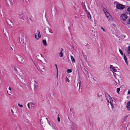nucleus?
I'll list each match as a JSON object with an SVG mask.
<instances>
[{
	"label": "nucleus",
	"mask_w": 130,
	"mask_h": 130,
	"mask_svg": "<svg viewBox=\"0 0 130 130\" xmlns=\"http://www.w3.org/2000/svg\"><path fill=\"white\" fill-rule=\"evenodd\" d=\"M55 66H56V69L57 71H58V68H57V65L56 64H55Z\"/></svg>",
	"instance_id": "nucleus-29"
},
{
	"label": "nucleus",
	"mask_w": 130,
	"mask_h": 130,
	"mask_svg": "<svg viewBox=\"0 0 130 130\" xmlns=\"http://www.w3.org/2000/svg\"><path fill=\"white\" fill-rule=\"evenodd\" d=\"M18 105L20 107H23V105L20 104H18Z\"/></svg>",
	"instance_id": "nucleus-24"
},
{
	"label": "nucleus",
	"mask_w": 130,
	"mask_h": 130,
	"mask_svg": "<svg viewBox=\"0 0 130 130\" xmlns=\"http://www.w3.org/2000/svg\"><path fill=\"white\" fill-rule=\"evenodd\" d=\"M49 124L50 125H51V124L50 123H49Z\"/></svg>",
	"instance_id": "nucleus-43"
},
{
	"label": "nucleus",
	"mask_w": 130,
	"mask_h": 130,
	"mask_svg": "<svg viewBox=\"0 0 130 130\" xmlns=\"http://www.w3.org/2000/svg\"><path fill=\"white\" fill-rule=\"evenodd\" d=\"M116 7L118 9L122 10L124 8L125 6L124 5L120 4H118L116 5Z\"/></svg>",
	"instance_id": "nucleus-2"
},
{
	"label": "nucleus",
	"mask_w": 130,
	"mask_h": 130,
	"mask_svg": "<svg viewBox=\"0 0 130 130\" xmlns=\"http://www.w3.org/2000/svg\"><path fill=\"white\" fill-rule=\"evenodd\" d=\"M44 46H46L47 45V43L46 41L45 40H42Z\"/></svg>",
	"instance_id": "nucleus-13"
},
{
	"label": "nucleus",
	"mask_w": 130,
	"mask_h": 130,
	"mask_svg": "<svg viewBox=\"0 0 130 130\" xmlns=\"http://www.w3.org/2000/svg\"><path fill=\"white\" fill-rule=\"evenodd\" d=\"M8 89H9V90L10 91H11V88L10 87Z\"/></svg>",
	"instance_id": "nucleus-40"
},
{
	"label": "nucleus",
	"mask_w": 130,
	"mask_h": 130,
	"mask_svg": "<svg viewBox=\"0 0 130 130\" xmlns=\"http://www.w3.org/2000/svg\"><path fill=\"white\" fill-rule=\"evenodd\" d=\"M49 32L51 33H52L53 32L52 31H51V29H49Z\"/></svg>",
	"instance_id": "nucleus-31"
},
{
	"label": "nucleus",
	"mask_w": 130,
	"mask_h": 130,
	"mask_svg": "<svg viewBox=\"0 0 130 130\" xmlns=\"http://www.w3.org/2000/svg\"><path fill=\"white\" fill-rule=\"evenodd\" d=\"M101 28L104 31H105V29L103 28L102 27H101Z\"/></svg>",
	"instance_id": "nucleus-33"
},
{
	"label": "nucleus",
	"mask_w": 130,
	"mask_h": 130,
	"mask_svg": "<svg viewBox=\"0 0 130 130\" xmlns=\"http://www.w3.org/2000/svg\"><path fill=\"white\" fill-rule=\"evenodd\" d=\"M17 60L21 63H24V59L23 58L22 56L20 55H18L17 56Z\"/></svg>",
	"instance_id": "nucleus-1"
},
{
	"label": "nucleus",
	"mask_w": 130,
	"mask_h": 130,
	"mask_svg": "<svg viewBox=\"0 0 130 130\" xmlns=\"http://www.w3.org/2000/svg\"><path fill=\"white\" fill-rule=\"evenodd\" d=\"M11 111L12 113V115H14V114H13L14 112H13V110L12 109H11Z\"/></svg>",
	"instance_id": "nucleus-34"
},
{
	"label": "nucleus",
	"mask_w": 130,
	"mask_h": 130,
	"mask_svg": "<svg viewBox=\"0 0 130 130\" xmlns=\"http://www.w3.org/2000/svg\"><path fill=\"white\" fill-rule=\"evenodd\" d=\"M103 11L105 13L106 12H107V10L105 8L103 9Z\"/></svg>",
	"instance_id": "nucleus-21"
},
{
	"label": "nucleus",
	"mask_w": 130,
	"mask_h": 130,
	"mask_svg": "<svg viewBox=\"0 0 130 130\" xmlns=\"http://www.w3.org/2000/svg\"><path fill=\"white\" fill-rule=\"evenodd\" d=\"M7 93L8 94V95H11V94H10L11 93V92H10L9 93H8V91H7Z\"/></svg>",
	"instance_id": "nucleus-30"
},
{
	"label": "nucleus",
	"mask_w": 130,
	"mask_h": 130,
	"mask_svg": "<svg viewBox=\"0 0 130 130\" xmlns=\"http://www.w3.org/2000/svg\"><path fill=\"white\" fill-rule=\"evenodd\" d=\"M120 88H117V92L118 93H119L120 91Z\"/></svg>",
	"instance_id": "nucleus-20"
},
{
	"label": "nucleus",
	"mask_w": 130,
	"mask_h": 130,
	"mask_svg": "<svg viewBox=\"0 0 130 130\" xmlns=\"http://www.w3.org/2000/svg\"><path fill=\"white\" fill-rule=\"evenodd\" d=\"M59 55L60 57H62L63 56V54L62 52H61L59 53Z\"/></svg>",
	"instance_id": "nucleus-14"
},
{
	"label": "nucleus",
	"mask_w": 130,
	"mask_h": 130,
	"mask_svg": "<svg viewBox=\"0 0 130 130\" xmlns=\"http://www.w3.org/2000/svg\"><path fill=\"white\" fill-rule=\"evenodd\" d=\"M119 52H120V54H121V55H123V53L122 52L121 50L120 49H119Z\"/></svg>",
	"instance_id": "nucleus-15"
},
{
	"label": "nucleus",
	"mask_w": 130,
	"mask_h": 130,
	"mask_svg": "<svg viewBox=\"0 0 130 130\" xmlns=\"http://www.w3.org/2000/svg\"><path fill=\"white\" fill-rule=\"evenodd\" d=\"M37 33L35 34V36L36 38L38 39L40 37V32L39 30H37Z\"/></svg>",
	"instance_id": "nucleus-4"
},
{
	"label": "nucleus",
	"mask_w": 130,
	"mask_h": 130,
	"mask_svg": "<svg viewBox=\"0 0 130 130\" xmlns=\"http://www.w3.org/2000/svg\"><path fill=\"white\" fill-rule=\"evenodd\" d=\"M61 52H62V51L63 50V48H61Z\"/></svg>",
	"instance_id": "nucleus-41"
},
{
	"label": "nucleus",
	"mask_w": 130,
	"mask_h": 130,
	"mask_svg": "<svg viewBox=\"0 0 130 130\" xmlns=\"http://www.w3.org/2000/svg\"><path fill=\"white\" fill-rule=\"evenodd\" d=\"M97 96L98 98H99L100 97V96H101V95H100L99 94H97Z\"/></svg>",
	"instance_id": "nucleus-32"
},
{
	"label": "nucleus",
	"mask_w": 130,
	"mask_h": 130,
	"mask_svg": "<svg viewBox=\"0 0 130 130\" xmlns=\"http://www.w3.org/2000/svg\"><path fill=\"white\" fill-rule=\"evenodd\" d=\"M128 93L129 94H130V90H129L128 91Z\"/></svg>",
	"instance_id": "nucleus-37"
},
{
	"label": "nucleus",
	"mask_w": 130,
	"mask_h": 130,
	"mask_svg": "<svg viewBox=\"0 0 130 130\" xmlns=\"http://www.w3.org/2000/svg\"><path fill=\"white\" fill-rule=\"evenodd\" d=\"M107 19L108 20H109L110 19L111 17L110 16H107Z\"/></svg>",
	"instance_id": "nucleus-22"
},
{
	"label": "nucleus",
	"mask_w": 130,
	"mask_h": 130,
	"mask_svg": "<svg viewBox=\"0 0 130 130\" xmlns=\"http://www.w3.org/2000/svg\"><path fill=\"white\" fill-rule=\"evenodd\" d=\"M124 58L125 62L126 63L127 65L128 66V63L127 62V57L125 54L124 55Z\"/></svg>",
	"instance_id": "nucleus-9"
},
{
	"label": "nucleus",
	"mask_w": 130,
	"mask_h": 130,
	"mask_svg": "<svg viewBox=\"0 0 130 130\" xmlns=\"http://www.w3.org/2000/svg\"><path fill=\"white\" fill-rule=\"evenodd\" d=\"M113 73L114 75V76H115L116 75V73Z\"/></svg>",
	"instance_id": "nucleus-39"
},
{
	"label": "nucleus",
	"mask_w": 130,
	"mask_h": 130,
	"mask_svg": "<svg viewBox=\"0 0 130 130\" xmlns=\"http://www.w3.org/2000/svg\"><path fill=\"white\" fill-rule=\"evenodd\" d=\"M67 72L68 73L71 72L72 71L71 70L68 69H67Z\"/></svg>",
	"instance_id": "nucleus-16"
},
{
	"label": "nucleus",
	"mask_w": 130,
	"mask_h": 130,
	"mask_svg": "<svg viewBox=\"0 0 130 130\" xmlns=\"http://www.w3.org/2000/svg\"><path fill=\"white\" fill-rule=\"evenodd\" d=\"M105 14L106 17H107V16H110L109 13V12H108L105 13Z\"/></svg>",
	"instance_id": "nucleus-17"
},
{
	"label": "nucleus",
	"mask_w": 130,
	"mask_h": 130,
	"mask_svg": "<svg viewBox=\"0 0 130 130\" xmlns=\"http://www.w3.org/2000/svg\"><path fill=\"white\" fill-rule=\"evenodd\" d=\"M58 71H57V75H56V77L57 78H58Z\"/></svg>",
	"instance_id": "nucleus-28"
},
{
	"label": "nucleus",
	"mask_w": 130,
	"mask_h": 130,
	"mask_svg": "<svg viewBox=\"0 0 130 130\" xmlns=\"http://www.w3.org/2000/svg\"><path fill=\"white\" fill-rule=\"evenodd\" d=\"M46 119L48 121V120L47 119V118H46Z\"/></svg>",
	"instance_id": "nucleus-44"
},
{
	"label": "nucleus",
	"mask_w": 130,
	"mask_h": 130,
	"mask_svg": "<svg viewBox=\"0 0 130 130\" xmlns=\"http://www.w3.org/2000/svg\"><path fill=\"white\" fill-rule=\"evenodd\" d=\"M83 7L84 9H86V6L85 5H84Z\"/></svg>",
	"instance_id": "nucleus-36"
},
{
	"label": "nucleus",
	"mask_w": 130,
	"mask_h": 130,
	"mask_svg": "<svg viewBox=\"0 0 130 130\" xmlns=\"http://www.w3.org/2000/svg\"><path fill=\"white\" fill-rule=\"evenodd\" d=\"M78 82L79 83V90L80 89V86L81 85V82L80 81H79Z\"/></svg>",
	"instance_id": "nucleus-25"
},
{
	"label": "nucleus",
	"mask_w": 130,
	"mask_h": 130,
	"mask_svg": "<svg viewBox=\"0 0 130 130\" xmlns=\"http://www.w3.org/2000/svg\"><path fill=\"white\" fill-rule=\"evenodd\" d=\"M31 106H32V107H34V104L33 103H31Z\"/></svg>",
	"instance_id": "nucleus-38"
},
{
	"label": "nucleus",
	"mask_w": 130,
	"mask_h": 130,
	"mask_svg": "<svg viewBox=\"0 0 130 130\" xmlns=\"http://www.w3.org/2000/svg\"><path fill=\"white\" fill-rule=\"evenodd\" d=\"M110 68L111 69V70L112 71H114L115 72H116L117 71V69H115V67L112 65H110Z\"/></svg>",
	"instance_id": "nucleus-5"
},
{
	"label": "nucleus",
	"mask_w": 130,
	"mask_h": 130,
	"mask_svg": "<svg viewBox=\"0 0 130 130\" xmlns=\"http://www.w3.org/2000/svg\"><path fill=\"white\" fill-rule=\"evenodd\" d=\"M126 107L129 110H130V102L129 101L127 103L126 105Z\"/></svg>",
	"instance_id": "nucleus-8"
},
{
	"label": "nucleus",
	"mask_w": 130,
	"mask_h": 130,
	"mask_svg": "<svg viewBox=\"0 0 130 130\" xmlns=\"http://www.w3.org/2000/svg\"><path fill=\"white\" fill-rule=\"evenodd\" d=\"M110 105H111V107L112 109H113L114 108V106L113 105V104H112V103H110Z\"/></svg>",
	"instance_id": "nucleus-23"
},
{
	"label": "nucleus",
	"mask_w": 130,
	"mask_h": 130,
	"mask_svg": "<svg viewBox=\"0 0 130 130\" xmlns=\"http://www.w3.org/2000/svg\"><path fill=\"white\" fill-rule=\"evenodd\" d=\"M126 52H127L128 54L130 53V46L128 47L126 51Z\"/></svg>",
	"instance_id": "nucleus-10"
},
{
	"label": "nucleus",
	"mask_w": 130,
	"mask_h": 130,
	"mask_svg": "<svg viewBox=\"0 0 130 130\" xmlns=\"http://www.w3.org/2000/svg\"><path fill=\"white\" fill-rule=\"evenodd\" d=\"M85 9V11H86V12L87 13L88 12V11H87V10L86 8V9Z\"/></svg>",
	"instance_id": "nucleus-35"
},
{
	"label": "nucleus",
	"mask_w": 130,
	"mask_h": 130,
	"mask_svg": "<svg viewBox=\"0 0 130 130\" xmlns=\"http://www.w3.org/2000/svg\"><path fill=\"white\" fill-rule=\"evenodd\" d=\"M6 23L8 24V26H11V27H12L11 25V24H12V23L10 20H7L6 21Z\"/></svg>",
	"instance_id": "nucleus-6"
},
{
	"label": "nucleus",
	"mask_w": 130,
	"mask_h": 130,
	"mask_svg": "<svg viewBox=\"0 0 130 130\" xmlns=\"http://www.w3.org/2000/svg\"><path fill=\"white\" fill-rule=\"evenodd\" d=\"M121 18L123 21H125L128 18L126 14H123L121 15Z\"/></svg>",
	"instance_id": "nucleus-3"
},
{
	"label": "nucleus",
	"mask_w": 130,
	"mask_h": 130,
	"mask_svg": "<svg viewBox=\"0 0 130 130\" xmlns=\"http://www.w3.org/2000/svg\"><path fill=\"white\" fill-rule=\"evenodd\" d=\"M71 128L72 129H74L72 127H71Z\"/></svg>",
	"instance_id": "nucleus-42"
},
{
	"label": "nucleus",
	"mask_w": 130,
	"mask_h": 130,
	"mask_svg": "<svg viewBox=\"0 0 130 130\" xmlns=\"http://www.w3.org/2000/svg\"><path fill=\"white\" fill-rule=\"evenodd\" d=\"M128 24L130 25V18H129L128 21L127 22Z\"/></svg>",
	"instance_id": "nucleus-19"
},
{
	"label": "nucleus",
	"mask_w": 130,
	"mask_h": 130,
	"mask_svg": "<svg viewBox=\"0 0 130 130\" xmlns=\"http://www.w3.org/2000/svg\"><path fill=\"white\" fill-rule=\"evenodd\" d=\"M66 80L68 82H69L70 80H69L68 78V77H66Z\"/></svg>",
	"instance_id": "nucleus-26"
},
{
	"label": "nucleus",
	"mask_w": 130,
	"mask_h": 130,
	"mask_svg": "<svg viewBox=\"0 0 130 130\" xmlns=\"http://www.w3.org/2000/svg\"><path fill=\"white\" fill-rule=\"evenodd\" d=\"M108 96L109 100H108L107 99L108 102L109 103H112V100L111 98V97L109 95Z\"/></svg>",
	"instance_id": "nucleus-7"
},
{
	"label": "nucleus",
	"mask_w": 130,
	"mask_h": 130,
	"mask_svg": "<svg viewBox=\"0 0 130 130\" xmlns=\"http://www.w3.org/2000/svg\"><path fill=\"white\" fill-rule=\"evenodd\" d=\"M71 58L72 61V63H74L75 62V60L72 56H71Z\"/></svg>",
	"instance_id": "nucleus-11"
},
{
	"label": "nucleus",
	"mask_w": 130,
	"mask_h": 130,
	"mask_svg": "<svg viewBox=\"0 0 130 130\" xmlns=\"http://www.w3.org/2000/svg\"><path fill=\"white\" fill-rule=\"evenodd\" d=\"M59 115L58 114V115L57 120L59 122L60 121V118L59 117Z\"/></svg>",
	"instance_id": "nucleus-18"
},
{
	"label": "nucleus",
	"mask_w": 130,
	"mask_h": 130,
	"mask_svg": "<svg viewBox=\"0 0 130 130\" xmlns=\"http://www.w3.org/2000/svg\"><path fill=\"white\" fill-rule=\"evenodd\" d=\"M87 17H88L90 19H91V16L90 15V13L89 12H88L87 13Z\"/></svg>",
	"instance_id": "nucleus-12"
},
{
	"label": "nucleus",
	"mask_w": 130,
	"mask_h": 130,
	"mask_svg": "<svg viewBox=\"0 0 130 130\" xmlns=\"http://www.w3.org/2000/svg\"><path fill=\"white\" fill-rule=\"evenodd\" d=\"M27 106H28V108H29V109H30V104L29 103H28Z\"/></svg>",
	"instance_id": "nucleus-27"
}]
</instances>
